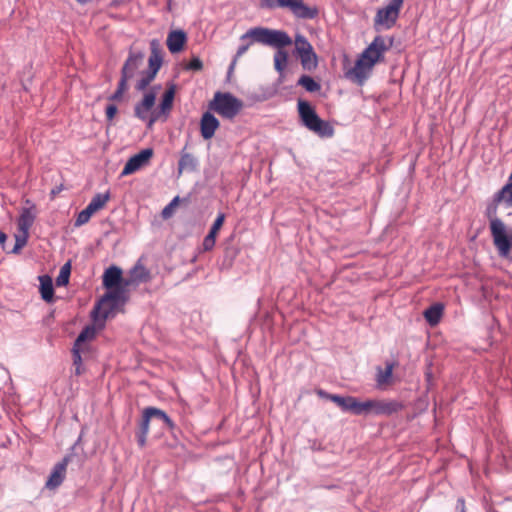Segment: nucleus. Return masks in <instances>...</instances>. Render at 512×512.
I'll return each instance as SVG.
<instances>
[{
    "mask_svg": "<svg viewBox=\"0 0 512 512\" xmlns=\"http://www.w3.org/2000/svg\"><path fill=\"white\" fill-rule=\"evenodd\" d=\"M28 238H29V232L18 230V233L15 234V245L12 248V250L9 251V253H12V254L20 253L21 249L27 244Z\"/></svg>",
    "mask_w": 512,
    "mask_h": 512,
    "instance_id": "obj_34",
    "label": "nucleus"
},
{
    "mask_svg": "<svg viewBox=\"0 0 512 512\" xmlns=\"http://www.w3.org/2000/svg\"><path fill=\"white\" fill-rule=\"evenodd\" d=\"M143 59L144 54L142 52L130 51L121 69L120 81L124 80V83L127 84V82L135 76L137 70L142 65Z\"/></svg>",
    "mask_w": 512,
    "mask_h": 512,
    "instance_id": "obj_11",
    "label": "nucleus"
},
{
    "mask_svg": "<svg viewBox=\"0 0 512 512\" xmlns=\"http://www.w3.org/2000/svg\"><path fill=\"white\" fill-rule=\"evenodd\" d=\"M457 508L460 509V512H466L465 511V501L463 498H459L457 500Z\"/></svg>",
    "mask_w": 512,
    "mask_h": 512,
    "instance_id": "obj_50",
    "label": "nucleus"
},
{
    "mask_svg": "<svg viewBox=\"0 0 512 512\" xmlns=\"http://www.w3.org/2000/svg\"><path fill=\"white\" fill-rule=\"evenodd\" d=\"M404 0H389L387 6L377 10L375 25H381L386 29L393 27L399 17Z\"/></svg>",
    "mask_w": 512,
    "mask_h": 512,
    "instance_id": "obj_8",
    "label": "nucleus"
},
{
    "mask_svg": "<svg viewBox=\"0 0 512 512\" xmlns=\"http://www.w3.org/2000/svg\"><path fill=\"white\" fill-rule=\"evenodd\" d=\"M71 460V455H66L60 462H58L52 469L50 476L46 481V487L48 489H55L59 487L66 474V468Z\"/></svg>",
    "mask_w": 512,
    "mask_h": 512,
    "instance_id": "obj_14",
    "label": "nucleus"
},
{
    "mask_svg": "<svg viewBox=\"0 0 512 512\" xmlns=\"http://www.w3.org/2000/svg\"><path fill=\"white\" fill-rule=\"evenodd\" d=\"M298 56L304 70L312 71L316 69L318 65V59L313 49L309 52L299 54Z\"/></svg>",
    "mask_w": 512,
    "mask_h": 512,
    "instance_id": "obj_27",
    "label": "nucleus"
},
{
    "mask_svg": "<svg viewBox=\"0 0 512 512\" xmlns=\"http://www.w3.org/2000/svg\"><path fill=\"white\" fill-rule=\"evenodd\" d=\"M75 366V374L80 375L81 374V365H74Z\"/></svg>",
    "mask_w": 512,
    "mask_h": 512,
    "instance_id": "obj_53",
    "label": "nucleus"
},
{
    "mask_svg": "<svg viewBox=\"0 0 512 512\" xmlns=\"http://www.w3.org/2000/svg\"><path fill=\"white\" fill-rule=\"evenodd\" d=\"M363 415L391 416L403 409V404L396 400H373L363 401Z\"/></svg>",
    "mask_w": 512,
    "mask_h": 512,
    "instance_id": "obj_7",
    "label": "nucleus"
},
{
    "mask_svg": "<svg viewBox=\"0 0 512 512\" xmlns=\"http://www.w3.org/2000/svg\"><path fill=\"white\" fill-rule=\"evenodd\" d=\"M148 414H149V412H148L147 408H145L143 410L142 419H141V422L139 424V431L137 433V442H138L140 447H144L145 446L146 438H147V435L149 433V424H150V421L152 420V418Z\"/></svg>",
    "mask_w": 512,
    "mask_h": 512,
    "instance_id": "obj_22",
    "label": "nucleus"
},
{
    "mask_svg": "<svg viewBox=\"0 0 512 512\" xmlns=\"http://www.w3.org/2000/svg\"><path fill=\"white\" fill-rule=\"evenodd\" d=\"M125 287H115L102 296L93 308L92 316L95 320L107 319L114 310L125 302Z\"/></svg>",
    "mask_w": 512,
    "mask_h": 512,
    "instance_id": "obj_3",
    "label": "nucleus"
},
{
    "mask_svg": "<svg viewBox=\"0 0 512 512\" xmlns=\"http://www.w3.org/2000/svg\"><path fill=\"white\" fill-rule=\"evenodd\" d=\"M297 111L302 125L309 131L321 138H330L334 135L333 126L321 119L308 101L298 99Z\"/></svg>",
    "mask_w": 512,
    "mask_h": 512,
    "instance_id": "obj_2",
    "label": "nucleus"
},
{
    "mask_svg": "<svg viewBox=\"0 0 512 512\" xmlns=\"http://www.w3.org/2000/svg\"><path fill=\"white\" fill-rule=\"evenodd\" d=\"M109 199H110L109 192L98 193L91 199L88 206L91 207L94 210V212H96V211L102 209L105 206V204L108 202Z\"/></svg>",
    "mask_w": 512,
    "mask_h": 512,
    "instance_id": "obj_32",
    "label": "nucleus"
},
{
    "mask_svg": "<svg viewBox=\"0 0 512 512\" xmlns=\"http://www.w3.org/2000/svg\"><path fill=\"white\" fill-rule=\"evenodd\" d=\"M156 96L153 92L146 93L143 100L135 105L134 114L140 120H147L148 113L155 104Z\"/></svg>",
    "mask_w": 512,
    "mask_h": 512,
    "instance_id": "obj_18",
    "label": "nucleus"
},
{
    "mask_svg": "<svg viewBox=\"0 0 512 512\" xmlns=\"http://www.w3.org/2000/svg\"><path fill=\"white\" fill-rule=\"evenodd\" d=\"M317 395L320 397V398H324V399H327V400H330V397H333L334 394H330L322 389H318L316 391Z\"/></svg>",
    "mask_w": 512,
    "mask_h": 512,
    "instance_id": "obj_48",
    "label": "nucleus"
},
{
    "mask_svg": "<svg viewBox=\"0 0 512 512\" xmlns=\"http://www.w3.org/2000/svg\"><path fill=\"white\" fill-rule=\"evenodd\" d=\"M373 65L359 56L355 65L346 71L345 77L350 81L362 86L369 78Z\"/></svg>",
    "mask_w": 512,
    "mask_h": 512,
    "instance_id": "obj_10",
    "label": "nucleus"
},
{
    "mask_svg": "<svg viewBox=\"0 0 512 512\" xmlns=\"http://www.w3.org/2000/svg\"><path fill=\"white\" fill-rule=\"evenodd\" d=\"M297 85L302 86L307 92L314 93L321 89V85L309 75H302Z\"/></svg>",
    "mask_w": 512,
    "mask_h": 512,
    "instance_id": "obj_29",
    "label": "nucleus"
},
{
    "mask_svg": "<svg viewBox=\"0 0 512 512\" xmlns=\"http://www.w3.org/2000/svg\"><path fill=\"white\" fill-rule=\"evenodd\" d=\"M162 61L163 60L161 54L156 49H153L148 60L149 70L147 72L156 76V74L161 68Z\"/></svg>",
    "mask_w": 512,
    "mask_h": 512,
    "instance_id": "obj_30",
    "label": "nucleus"
},
{
    "mask_svg": "<svg viewBox=\"0 0 512 512\" xmlns=\"http://www.w3.org/2000/svg\"><path fill=\"white\" fill-rule=\"evenodd\" d=\"M219 120L209 111L204 112L200 119L201 136L205 139H211L219 128Z\"/></svg>",
    "mask_w": 512,
    "mask_h": 512,
    "instance_id": "obj_16",
    "label": "nucleus"
},
{
    "mask_svg": "<svg viewBox=\"0 0 512 512\" xmlns=\"http://www.w3.org/2000/svg\"><path fill=\"white\" fill-rule=\"evenodd\" d=\"M242 102L231 93L216 92L209 109L227 119H233L241 110Z\"/></svg>",
    "mask_w": 512,
    "mask_h": 512,
    "instance_id": "obj_5",
    "label": "nucleus"
},
{
    "mask_svg": "<svg viewBox=\"0 0 512 512\" xmlns=\"http://www.w3.org/2000/svg\"><path fill=\"white\" fill-rule=\"evenodd\" d=\"M203 67V63L202 61L200 60L199 57H193L189 63L186 65V69L187 70H191V71H200Z\"/></svg>",
    "mask_w": 512,
    "mask_h": 512,
    "instance_id": "obj_41",
    "label": "nucleus"
},
{
    "mask_svg": "<svg viewBox=\"0 0 512 512\" xmlns=\"http://www.w3.org/2000/svg\"><path fill=\"white\" fill-rule=\"evenodd\" d=\"M76 1L80 4H86V3L90 2L91 0H76Z\"/></svg>",
    "mask_w": 512,
    "mask_h": 512,
    "instance_id": "obj_55",
    "label": "nucleus"
},
{
    "mask_svg": "<svg viewBox=\"0 0 512 512\" xmlns=\"http://www.w3.org/2000/svg\"><path fill=\"white\" fill-rule=\"evenodd\" d=\"M70 273H71V265L68 262L61 267L59 275L56 278V285L57 286L67 285L69 282Z\"/></svg>",
    "mask_w": 512,
    "mask_h": 512,
    "instance_id": "obj_36",
    "label": "nucleus"
},
{
    "mask_svg": "<svg viewBox=\"0 0 512 512\" xmlns=\"http://www.w3.org/2000/svg\"><path fill=\"white\" fill-rule=\"evenodd\" d=\"M224 220H225V214L219 213L217 215L214 223L212 224L211 229H214L215 231L218 232L220 230V228L222 227Z\"/></svg>",
    "mask_w": 512,
    "mask_h": 512,
    "instance_id": "obj_44",
    "label": "nucleus"
},
{
    "mask_svg": "<svg viewBox=\"0 0 512 512\" xmlns=\"http://www.w3.org/2000/svg\"><path fill=\"white\" fill-rule=\"evenodd\" d=\"M105 112L107 119L111 121L117 113V107L114 104L107 105Z\"/></svg>",
    "mask_w": 512,
    "mask_h": 512,
    "instance_id": "obj_46",
    "label": "nucleus"
},
{
    "mask_svg": "<svg viewBox=\"0 0 512 512\" xmlns=\"http://www.w3.org/2000/svg\"><path fill=\"white\" fill-rule=\"evenodd\" d=\"M330 401L334 402L344 412H350L357 416L363 415V401H359L353 396L334 394L333 397H330Z\"/></svg>",
    "mask_w": 512,
    "mask_h": 512,
    "instance_id": "obj_12",
    "label": "nucleus"
},
{
    "mask_svg": "<svg viewBox=\"0 0 512 512\" xmlns=\"http://www.w3.org/2000/svg\"><path fill=\"white\" fill-rule=\"evenodd\" d=\"M499 205L500 204H496L494 196L493 202L486 209V216L489 219V228L493 244L498 253L500 252L501 247H506L507 245V226L500 218L497 217V207Z\"/></svg>",
    "mask_w": 512,
    "mask_h": 512,
    "instance_id": "obj_6",
    "label": "nucleus"
},
{
    "mask_svg": "<svg viewBox=\"0 0 512 512\" xmlns=\"http://www.w3.org/2000/svg\"><path fill=\"white\" fill-rule=\"evenodd\" d=\"M128 89V84H125L124 83V80L123 81H120L118 82V87L116 89V91L109 96V100L110 101H120L123 97V94L124 92Z\"/></svg>",
    "mask_w": 512,
    "mask_h": 512,
    "instance_id": "obj_40",
    "label": "nucleus"
},
{
    "mask_svg": "<svg viewBox=\"0 0 512 512\" xmlns=\"http://www.w3.org/2000/svg\"><path fill=\"white\" fill-rule=\"evenodd\" d=\"M382 36H376L369 46L361 53L360 57L373 66L383 58L384 53L390 48Z\"/></svg>",
    "mask_w": 512,
    "mask_h": 512,
    "instance_id": "obj_9",
    "label": "nucleus"
},
{
    "mask_svg": "<svg viewBox=\"0 0 512 512\" xmlns=\"http://www.w3.org/2000/svg\"><path fill=\"white\" fill-rule=\"evenodd\" d=\"M243 44L240 45L236 51L235 58H240L242 55H244L247 50L249 49L250 45L254 43L255 41H252L250 38L242 41Z\"/></svg>",
    "mask_w": 512,
    "mask_h": 512,
    "instance_id": "obj_42",
    "label": "nucleus"
},
{
    "mask_svg": "<svg viewBox=\"0 0 512 512\" xmlns=\"http://www.w3.org/2000/svg\"><path fill=\"white\" fill-rule=\"evenodd\" d=\"M248 38L256 43L277 49L274 54V68L280 75H282L288 62V53L284 51L283 48L292 44L293 41L291 37L282 30L254 27L244 33L240 37V40L244 41Z\"/></svg>",
    "mask_w": 512,
    "mask_h": 512,
    "instance_id": "obj_1",
    "label": "nucleus"
},
{
    "mask_svg": "<svg viewBox=\"0 0 512 512\" xmlns=\"http://www.w3.org/2000/svg\"><path fill=\"white\" fill-rule=\"evenodd\" d=\"M179 200V197L176 196L163 210H162V216L164 218H168L172 213V208L177 204Z\"/></svg>",
    "mask_w": 512,
    "mask_h": 512,
    "instance_id": "obj_43",
    "label": "nucleus"
},
{
    "mask_svg": "<svg viewBox=\"0 0 512 512\" xmlns=\"http://www.w3.org/2000/svg\"><path fill=\"white\" fill-rule=\"evenodd\" d=\"M506 240H507V245H506V247H501L500 252H499V256L501 258L508 259V258H512L511 257V253H512V229H510V230L507 229Z\"/></svg>",
    "mask_w": 512,
    "mask_h": 512,
    "instance_id": "obj_38",
    "label": "nucleus"
},
{
    "mask_svg": "<svg viewBox=\"0 0 512 512\" xmlns=\"http://www.w3.org/2000/svg\"><path fill=\"white\" fill-rule=\"evenodd\" d=\"M35 213L32 208H23L18 218V230L29 232L35 220Z\"/></svg>",
    "mask_w": 512,
    "mask_h": 512,
    "instance_id": "obj_23",
    "label": "nucleus"
},
{
    "mask_svg": "<svg viewBox=\"0 0 512 512\" xmlns=\"http://www.w3.org/2000/svg\"><path fill=\"white\" fill-rule=\"evenodd\" d=\"M153 155V150L151 148H146L141 150L139 153L132 156L125 164L121 176L130 175L137 170H139L141 167H143L149 159Z\"/></svg>",
    "mask_w": 512,
    "mask_h": 512,
    "instance_id": "obj_13",
    "label": "nucleus"
},
{
    "mask_svg": "<svg viewBox=\"0 0 512 512\" xmlns=\"http://www.w3.org/2000/svg\"><path fill=\"white\" fill-rule=\"evenodd\" d=\"M155 77L156 76L148 73L147 71L143 72L141 78L136 83V86H135L136 90H138V91L145 90L149 86V84L154 80Z\"/></svg>",
    "mask_w": 512,
    "mask_h": 512,
    "instance_id": "obj_39",
    "label": "nucleus"
},
{
    "mask_svg": "<svg viewBox=\"0 0 512 512\" xmlns=\"http://www.w3.org/2000/svg\"><path fill=\"white\" fill-rule=\"evenodd\" d=\"M155 121H156V117L149 118V120H148V127H151L154 124Z\"/></svg>",
    "mask_w": 512,
    "mask_h": 512,
    "instance_id": "obj_54",
    "label": "nucleus"
},
{
    "mask_svg": "<svg viewBox=\"0 0 512 512\" xmlns=\"http://www.w3.org/2000/svg\"><path fill=\"white\" fill-rule=\"evenodd\" d=\"M443 309H444V307L440 303L431 305L424 311L425 320L431 326L437 325L442 317Z\"/></svg>",
    "mask_w": 512,
    "mask_h": 512,
    "instance_id": "obj_25",
    "label": "nucleus"
},
{
    "mask_svg": "<svg viewBox=\"0 0 512 512\" xmlns=\"http://www.w3.org/2000/svg\"><path fill=\"white\" fill-rule=\"evenodd\" d=\"M150 279V272L140 263L130 270V279L124 280V286H129L132 283L147 282Z\"/></svg>",
    "mask_w": 512,
    "mask_h": 512,
    "instance_id": "obj_21",
    "label": "nucleus"
},
{
    "mask_svg": "<svg viewBox=\"0 0 512 512\" xmlns=\"http://www.w3.org/2000/svg\"><path fill=\"white\" fill-rule=\"evenodd\" d=\"M147 410L149 412L148 415L151 416L152 420H157L161 422L164 428H167L169 430L174 429L175 424L171 420V418L165 413V411L156 407H147Z\"/></svg>",
    "mask_w": 512,
    "mask_h": 512,
    "instance_id": "obj_24",
    "label": "nucleus"
},
{
    "mask_svg": "<svg viewBox=\"0 0 512 512\" xmlns=\"http://www.w3.org/2000/svg\"><path fill=\"white\" fill-rule=\"evenodd\" d=\"M174 95L175 92L173 86L164 92L160 103V110L162 113H167L168 111H170V109L172 108Z\"/></svg>",
    "mask_w": 512,
    "mask_h": 512,
    "instance_id": "obj_31",
    "label": "nucleus"
},
{
    "mask_svg": "<svg viewBox=\"0 0 512 512\" xmlns=\"http://www.w3.org/2000/svg\"><path fill=\"white\" fill-rule=\"evenodd\" d=\"M6 240H7V235L3 231H0V245L3 250H6V246H5Z\"/></svg>",
    "mask_w": 512,
    "mask_h": 512,
    "instance_id": "obj_49",
    "label": "nucleus"
},
{
    "mask_svg": "<svg viewBox=\"0 0 512 512\" xmlns=\"http://www.w3.org/2000/svg\"><path fill=\"white\" fill-rule=\"evenodd\" d=\"M236 61H237V58L234 57L233 61L231 62L230 66H229V72H231L234 69Z\"/></svg>",
    "mask_w": 512,
    "mask_h": 512,
    "instance_id": "obj_52",
    "label": "nucleus"
},
{
    "mask_svg": "<svg viewBox=\"0 0 512 512\" xmlns=\"http://www.w3.org/2000/svg\"><path fill=\"white\" fill-rule=\"evenodd\" d=\"M72 354H73V364L74 365H81L82 358H81V355H80V347L73 346Z\"/></svg>",
    "mask_w": 512,
    "mask_h": 512,
    "instance_id": "obj_45",
    "label": "nucleus"
},
{
    "mask_svg": "<svg viewBox=\"0 0 512 512\" xmlns=\"http://www.w3.org/2000/svg\"><path fill=\"white\" fill-rule=\"evenodd\" d=\"M215 246V240L210 239V237H206L203 240V249L205 251L211 250Z\"/></svg>",
    "mask_w": 512,
    "mask_h": 512,
    "instance_id": "obj_47",
    "label": "nucleus"
},
{
    "mask_svg": "<svg viewBox=\"0 0 512 512\" xmlns=\"http://www.w3.org/2000/svg\"><path fill=\"white\" fill-rule=\"evenodd\" d=\"M103 285L107 289H112L115 287H125L122 277V270L115 265H112L109 268H107L103 274Z\"/></svg>",
    "mask_w": 512,
    "mask_h": 512,
    "instance_id": "obj_17",
    "label": "nucleus"
},
{
    "mask_svg": "<svg viewBox=\"0 0 512 512\" xmlns=\"http://www.w3.org/2000/svg\"><path fill=\"white\" fill-rule=\"evenodd\" d=\"M494 196L496 204L512 208V173L509 175L507 183Z\"/></svg>",
    "mask_w": 512,
    "mask_h": 512,
    "instance_id": "obj_19",
    "label": "nucleus"
},
{
    "mask_svg": "<svg viewBox=\"0 0 512 512\" xmlns=\"http://www.w3.org/2000/svg\"><path fill=\"white\" fill-rule=\"evenodd\" d=\"M295 52L297 55L309 52L313 49L312 45L309 43L307 38L302 34H297L295 36Z\"/></svg>",
    "mask_w": 512,
    "mask_h": 512,
    "instance_id": "obj_33",
    "label": "nucleus"
},
{
    "mask_svg": "<svg viewBox=\"0 0 512 512\" xmlns=\"http://www.w3.org/2000/svg\"><path fill=\"white\" fill-rule=\"evenodd\" d=\"M261 7L288 8L294 16L301 19H314L318 15V9L306 5L303 0H261Z\"/></svg>",
    "mask_w": 512,
    "mask_h": 512,
    "instance_id": "obj_4",
    "label": "nucleus"
},
{
    "mask_svg": "<svg viewBox=\"0 0 512 512\" xmlns=\"http://www.w3.org/2000/svg\"><path fill=\"white\" fill-rule=\"evenodd\" d=\"M94 213V210L87 205L85 209L78 213L74 225L80 227L86 224Z\"/></svg>",
    "mask_w": 512,
    "mask_h": 512,
    "instance_id": "obj_37",
    "label": "nucleus"
},
{
    "mask_svg": "<svg viewBox=\"0 0 512 512\" xmlns=\"http://www.w3.org/2000/svg\"><path fill=\"white\" fill-rule=\"evenodd\" d=\"M217 231H215L214 229H211L210 228V231L209 233L206 235V237H210V239H213L216 241V235H217Z\"/></svg>",
    "mask_w": 512,
    "mask_h": 512,
    "instance_id": "obj_51",
    "label": "nucleus"
},
{
    "mask_svg": "<svg viewBox=\"0 0 512 512\" xmlns=\"http://www.w3.org/2000/svg\"><path fill=\"white\" fill-rule=\"evenodd\" d=\"M186 42V34L182 30L172 31L167 37V47L171 53L180 52Z\"/></svg>",
    "mask_w": 512,
    "mask_h": 512,
    "instance_id": "obj_20",
    "label": "nucleus"
},
{
    "mask_svg": "<svg viewBox=\"0 0 512 512\" xmlns=\"http://www.w3.org/2000/svg\"><path fill=\"white\" fill-rule=\"evenodd\" d=\"M95 337V328L92 326L85 327L77 336L74 346L80 347L83 343Z\"/></svg>",
    "mask_w": 512,
    "mask_h": 512,
    "instance_id": "obj_35",
    "label": "nucleus"
},
{
    "mask_svg": "<svg viewBox=\"0 0 512 512\" xmlns=\"http://www.w3.org/2000/svg\"><path fill=\"white\" fill-rule=\"evenodd\" d=\"M199 166V160L192 153L188 152L186 146L180 152L178 160L177 175L180 177L184 172H195Z\"/></svg>",
    "mask_w": 512,
    "mask_h": 512,
    "instance_id": "obj_15",
    "label": "nucleus"
},
{
    "mask_svg": "<svg viewBox=\"0 0 512 512\" xmlns=\"http://www.w3.org/2000/svg\"><path fill=\"white\" fill-rule=\"evenodd\" d=\"M393 373V364L387 363L385 369H382L381 367L377 368L376 373V382L379 387L387 384L389 380L392 377Z\"/></svg>",
    "mask_w": 512,
    "mask_h": 512,
    "instance_id": "obj_28",
    "label": "nucleus"
},
{
    "mask_svg": "<svg viewBox=\"0 0 512 512\" xmlns=\"http://www.w3.org/2000/svg\"><path fill=\"white\" fill-rule=\"evenodd\" d=\"M41 297L46 302H51L54 296L52 279L48 275L39 276Z\"/></svg>",
    "mask_w": 512,
    "mask_h": 512,
    "instance_id": "obj_26",
    "label": "nucleus"
}]
</instances>
